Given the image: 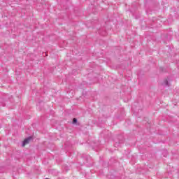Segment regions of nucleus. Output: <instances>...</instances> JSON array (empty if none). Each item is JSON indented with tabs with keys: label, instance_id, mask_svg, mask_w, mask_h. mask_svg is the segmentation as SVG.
Returning a JSON list of instances; mask_svg holds the SVG:
<instances>
[{
	"label": "nucleus",
	"instance_id": "obj_1",
	"mask_svg": "<svg viewBox=\"0 0 179 179\" xmlns=\"http://www.w3.org/2000/svg\"><path fill=\"white\" fill-rule=\"evenodd\" d=\"M30 141H31V137H28L27 138H26L22 143V146H26V145H27V143H29Z\"/></svg>",
	"mask_w": 179,
	"mask_h": 179
},
{
	"label": "nucleus",
	"instance_id": "obj_2",
	"mask_svg": "<svg viewBox=\"0 0 179 179\" xmlns=\"http://www.w3.org/2000/svg\"><path fill=\"white\" fill-rule=\"evenodd\" d=\"M76 122H78V120H76V118H73V124H76Z\"/></svg>",
	"mask_w": 179,
	"mask_h": 179
},
{
	"label": "nucleus",
	"instance_id": "obj_3",
	"mask_svg": "<svg viewBox=\"0 0 179 179\" xmlns=\"http://www.w3.org/2000/svg\"><path fill=\"white\" fill-rule=\"evenodd\" d=\"M164 85H165L166 86H169V81H167V80H166L164 81Z\"/></svg>",
	"mask_w": 179,
	"mask_h": 179
},
{
	"label": "nucleus",
	"instance_id": "obj_4",
	"mask_svg": "<svg viewBox=\"0 0 179 179\" xmlns=\"http://www.w3.org/2000/svg\"><path fill=\"white\" fill-rule=\"evenodd\" d=\"M45 55H46V56H47V52H45Z\"/></svg>",
	"mask_w": 179,
	"mask_h": 179
}]
</instances>
